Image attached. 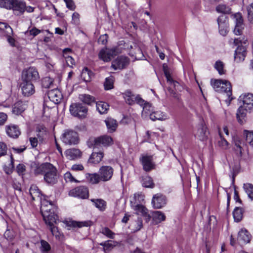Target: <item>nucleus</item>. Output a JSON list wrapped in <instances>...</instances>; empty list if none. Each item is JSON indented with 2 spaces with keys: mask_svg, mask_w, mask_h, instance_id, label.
Listing matches in <instances>:
<instances>
[{
  "mask_svg": "<svg viewBox=\"0 0 253 253\" xmlns=\"http://www.w3.org/2000/svg\"><path fill=\"white\" fill-rule=\"evenodd\" d=\"M248 19L253 23V3H250V6L248 7Z\"/></svg>",
  "mask_w": 253,
  "mask_h": 253,
  "instance_id": "obj_62",
  "label": "nucleus"
},
{
  "mask_svg": "<svg viewBox=\"0 0 253 253\" xmlns=\"http://www.w3.org/2000/svg\"><path fill=\"white\" fill-rule=\"evenodd\" d=\"M217 224V220L216 217L213 216H210L209 219L208 225L210 227V230H213Z\"/></svg>",
  "mask_w": 253,
  "mask_h": 253,
  "instance_id": "obj_55",
  "label": "nucleus"
},
{
  "mask_svg": "<svg viewBox=\"0 0 253 253\" xmlns=\"http://www.w3.org/2000/svg\"><path fill=\"white\" fill-rule=\"evenodd\" d=\"M216 11L219 13L229 14L231 12V8L225 4H219L216 7Z\"/></svg>",
  "mask_w": 253,
  "mask_h": 253,
  "instance_id": "obj_46",
  "label": "nucleus"
},
{
  "mask_svg": "<svg viewBox=\"0 0 253 253\" xmlns=\"http://www.w3.org/2000/svg\"><path fill=\"white\" fill-rule=\"evenodd\" d=\"M240 97L242 100L244 107L248 109L249 112L253 111V94H245Z\"/></svg>",
  "mask_w": 253,
  "mask_h": 253,
  "instance_id": "obj_17",
  "label": "nucleus"
},
{
  "mask_svg": "<svg viewBox=\"0 0 253 253\" xmlns=\"http://www.w3.org/2000/svg\"><path fill=\"white\" fill-rule=\"evenodd\" d=\"M219 133L222 140L225 142H227V140L226 138L222 136L223 133H224L227 136H229V131L227 127L226 126H223L222 130H219Z\"/></svg>",
  "mask_w": 253,
  "mask_h": 253,
  "instance_id": "obj_58",
  "label": "nucleus"
},
{
  "mask_svg": "<svg viewBox=\"0 0 253 253\" xmlns=\"http://www.w3.org/2000/svg\"><path fill=\"white\" fill-rule=\"evenodd\" d=\"M251 238L250 234L246 229H241L238 233L237 240L240 244L249 243Z\"/></svg>",
  "mask_w": 253,
  "mask_h": 253,
  "instance_id": "obj_23",
  "label": "nucleus"
},
{
  "mask_svg": "<svg viewBox=\"0 0 253 253\" xmlns=\"http://www.w3.org/2000/svg\"><path fill=\"white\" fill-rule=\"evenodd\" d=\"M86 181L91 184H98L101 181L98 173H86L85 174Z\"/></svg>",
  "mask_w": 253,
  "mask_h": 253,
  "instance_id": "obj_28",
  "label": "nucleus"
},
{
  "mask_svg": "<svg viewBox=\"0 0 253 253\" xmlns=\"http://www.w3.org/2000/svg\"><path fill=\"white\" fill-rule=\"evenodd\" d=\"M36 136L33 135L32 132H28V137L30 142H42L45 140L48 137L47 129L42 124H39L36 126Z\"/></svg>",
  "mask_w": 253,
  "mask_h": 253,
  "instance_id": "obj_3",
  "label": "nucleus"
},
{
  "mask_svg": "<svg viewBox=\"0 0 253 253\" xmlns=\"http://www.w3.org/2000/svg\"><path fill=\"white\" fill-rule=\"evenodd\" d=\"M123 94L126 102L129 105H132L135 102L137 95L133 94L130 90H126Z\"/></svg>",
  "mask_w": 253,
  "mask_h": 253,
  "instance_id": "obj_33",
  "label": "nucleus"
},
{
  "mask_svg": "<svg viewBox=\"0 0 253 253\" xmlns=\"http://www.w3.org/2000/svg\"><path fill=\"white\" fill-rule=\"evenodd\" d=\"M69 194L72 196L86 199L88 197V190L85 186H80L70 190Z\"/></svg>",
  "mask_w": 253,
  "mask_h": 253,
  "instance_id": "obj_10",
  "label": "nucleus"
},
{
  "mask_svg": "<svg viewBox=\"0 0 253 253\" xmlns=\"http://www.w3.org/2000/svg\"><path fill=\"white\" fill-rule=\"evenodd\" d=\"M12 0H0V7L10 9Z\"/></svg>",
  "mask_w": 253,
  "mask_h": 253,
  "instance_id": "obj_56",
  "label": "nucleus"
},
{
  "mask_svg": "<svg viewBox=\"0 0 253 253\" xmlns=\"http://www.w3.org/2000/svg\"><path fill=\"white\" fill-rule=\"evenodd\" d=\"M92 224V222L90 220L85 221H72L70 222L69 226L73 227L81 228L82 227H88Z\"/></svg>",
  "mask_w": 253,
  "mask_h": 253,
  "instance_id": "obj_34",
  "label": "nucleus"
},
{
  "mask_svg": "<svg viewBox=\"0 0 253 253\" xmlns=\"http://www.w3.org/2000/svg\"><path fill=\"white\" fill-rule=\"evenodd\" d=\"M128 63V59L126 57L120 56L114 60L112 64L111 67L114 70L122 69L124 68Z\"/></svg>",
  "mask_w": 253,
  "mask_h": 253,
  "instance_id": "obj_18",
  "label": "nucleus"
},
{
  "mask_svg": "<svg viewBox=\"0 0 253 253\" xmlns=\"http://www.w3.org/2000/svg\"><path fill=\"white\" fill-rule=\"evenodd\" d=\"M10 9L17 15L22 14L25 11V2L21 0H12Z\"/></svg>",
  "mask_w": 253,
  "mask_h": 253,
  "instance_id": "obj_16",
  "label": "nucleus"
},
{
  "mask_svg": "<svg viewBox=\"0 0 253 253\" xmlns=\"http://www.w3.org/2000/svg\"><path fill=\"white\" fill-rule=\"evenodd\" d=\"M211 84L216 91L221 90L222 87H221L222 85H227L228 88H230V82L226 80L212 79L211 81Z\"/></svg>",
  "mask_w": 253,
  "mask_h": 253,
  "instance_id": "obj_24",
  "label": "nucleus"
},
{
  "mask_svg": "<svg viewBox=\"0 0 253 253\" xmlns=\"http://www.w3.org/2000/svg\"><path fill=\"white\" fill-rule=\"evenodd\" d=\"M222 88L221 90H218V92H223L226 95V97L227 98L225 100V102L227 105V106H229L230 104V102L233 98L231 96L232 95V87L231 85L230 84V88H228L227 85H222Z\"/></svg>",
  "mask_w": 253,
  "mask_h": 253,
  "instance_id": "obj_25",
  "label": "nucleus"
},
{
  "mask_svg": "<svg viewBox=\"0 0 253 253\" xmlns=\"http://www.w3.org/2000/svg\"><path fill=\"white\" fill-rule=\"evenodd\" d=\"M49 99L55 104H58L62 98L61 92L57 89H51L47 93Z\"/></svg>",
  "mask_w": 253,
  "mask_h": 253,
  "instance_id": "obj_20",
  "label": "nucleus"
},
{
  "mask_svg": "<svg viewBox=\"0 0 253 253\" xmlns=\"http://www.w3.org/2000/svg\"><path fill=\"white\" fill-rule=\"evenodd\" d=\"M214 67L220 75L226 74V70L225 69V65L223 62L220 60L216 61L214 65Z\"/></svg>",
  "mask_w": 253,
  "mask_h": 253,
  "instance_id": "obj_36",
  "label": "nucleus"
},
{
  "mask_svg": "<svg viewBox=\"0 0 253 253\" xmlns=\"http://www.w3.org/2000/svg\"><path fill=\"white\" fill-rule=\"evenodd\" d=\"M96 109L101 114H105L109 109V105L104 102L99 101L96 103Z\"/></svg>",
  "mask_w": 253,
  "mask_h": 253,
  "instance_id": "obj_35",
  "label": "nucleus"
},
{
  "mask_svg": "<svg viewBox=\"0 0 253 253\" xmlns=\"http://www.w3.org/2000/svg\"><path fill=\"white\" fill-rule=\"evenodd\" d=\"M243 188L248 197L251 200H253V185L251 183H246L244 184Z\"/></svg>",
  "mask_w": 253,
  "mask_h": 253,
  "instance_id": "obj_44",
  "label": "nucleus"
},
{
  "mask_svg": "<svg viewBox=\"0 0 253 253\" xmlns=\"http://www.w3.org/2000/svg\"><path fill=\"white\" fill-rule=\"evenodd\" d=\"M7 151V147L5 143H0V157L5 155Z\"/></svg>",
  "mask_w": 253,
  "mask_h": 253,
  "instance_id": "obj_64",
  "label": "nucleus"
},
{
  "mask_svg": "<svg viewBox=\"0 0 253 253\" xmlns=\"http://www.w3.org/2000/svg\"><path fill=\"white\" fill-rule=\"evenodd\" d=\"M27 104L21 101H19L16 102L12 109V112L16 114L19 115L22 113L26 108Z\"/></svg>",
  "mask_w": 253,
  "mask_h": 253,
  "instance_id": "obj_29",
  "label": "nucleus"
},
{
  "mask_svg": "<svg viewBox=\"0 0 253 253\" xmlns=\"http://www.w3.org/2000/svg\"><path fill=\"white\" fill-rule=\"evenodd\" d=\"M61 139L63 142H76L79 140L77 132L70 130H65L62 134Z\"/></svg>",
  "mask_w": 253,
  "mask_h": 253,
  "instance_id": "obj_12",
  "label": "nucleus"
},
{
  "mask_svg": "<svg viewBox=\"0 0 253 253\" xmlns=\"http://www.w3.org/2000/svg\"><path fill=\"white\" fill-rule=\"evenodd\" d=\"M119 53V49L117 47L112 48L102 49L98 54L100 59L104 62H109Z\"/></svg>",
  "mask_w": 253,
  "mask_h": 253,
  "instance_id": "obj_5",
  "label": "nucleus"
},
{
  "mask_svg": "<svg viewBox=\"0 0 253 253\" xmlns=\"http://www.w3.org/2000/svg\"><path fill=\"white\" fill-rule=\"evenodd\" d=\"M50 221H45L46 224L49 225L50 227V230L51 232L52 235L55 236L56 238H58L60 236V233L58 231V228L54 225V223H56V222H52L51 223L49 222Z\"/></svg>",
  "mask_w": 253,
  "mask_h": 253,
  "instance_id": "obj_43",
  "label": "nucleus"
},
{
  "mask_svg": "<svg viewBox=\"0 0 253 253\" xmlns=\"http://www.w3.org/2000/svg\"><path fill=\"white\" fill-rule=\"evenodd\" d=\"M150 118L153 121H164L168 119L167 114L161 111H156L150 114Z\"/></svg>",
  "mask_w": 253,
  "mask_h": 253,
  "instance_id": "obj_27",
  "label": "nucleus"
},
{
  "mask_svg": "<svg viewBox=\"0 0 253 253\" xmlns=\"http://www.w3.org/2000/svg\"><path fill=\"white\" fill-rule=\"evenodd\" d=\"M246 56V48L244 46H238L235 51L234 59L237 62L244 60Z\"/></svg>",
  "mask_w": 253,
  "mask_h": 253,
  "instance_id": "obj_22",
  "label": "nucleus"
},
{
  "mask_svg": "<svg viewBox=\"0 0 253 253\" xmlns=\"http://www.w3.org/2000/svg\"><path fill=\"white\" fill-rule=\"evenodd\" d=\"M101 143H91L89 147H92L93 152L90 156L87 163L91 165L97 164L100 163L102 158H103V152L99 151H96V149H98L100 146Z\"/></svg>",
  "mask_w": 253,
  "mask_h": 253,
  "instance_id": "obj_4",
  "label": "nucleus"
},
{
  "mask_svg": "<svg viewBox=\"0 0 253 253\" xmlns=\"http://www.w3.org/2000/svg\"><path fill=\"white\" fill-rule=\"evenodd\" d=\"M16 170L19 175H23L26 171V167L23 164H19L17 166Z\"/></svg>",
  "mask_w": 253,
  "mask_h": 253,
  "instance_id": "obj_59",
  "label": "nucleus"
},
{
  "mask_svg": "<svg viewBox=\"0 0 253 253\" xmlns=\"http://www.w3.org/2000/svg\"><path fill=\"white\" fill-rule=\"evenodd\" d=\"M34 173L36 175H43L44 181L49 184H54L58 181L57 169L49 163L36 165L34 169Z\"/></svg>",
  "mask_w": 253,
  "mask_h": 253,
  "instance_id": "obj_1",
  "label": "nucleus"
},
{
  "mask_svg": "<svg viewBox=\"0 0 253 253\" xmlns=\"http://www.w3.org/2000/svg\"><path fill=\"white\" fill-rule=\"evenodd\" d=\"M71 51V49L65 48L63 50V53L67 65L70 67H72L75 64V60L70 56H65L66 53L70 52Z\"/></svg>",
  "mask_w": 253,
  "mask_h": 253,
  "instance_id": "obj_41",
  "label": "nucleus"
},
{
  "mask_svg": "<svg viewBox=\"0 0 253 253\" xmlns=\"http://www.w3.org/2000/svg\"><path fill=\"white\" fill-rule=\"evenodd\" d=\"M29 193L32 199L34 200H40L42 202V200L45 198V196L41 193V192L36 185H33L29 189Z\"/></svg>",
  "mask_w": 253,
  "mask_h": 253,
  "instance_id": "obj_19",
  "label": "nucleus"
},
{
  "mask_svg": "<svg viewBox=\"0 0 253 253\" xmlns=\"http://www.w3.org/2000/svg\"><path fill=\"white\" fill-rule=\"evenodd\" d=\"M41 31L38 29L36 27L33 28L31 30H29L26 32V34H29L30 35L33 36V37L36 36L41 33Z\"/></svg>",
  "mask_w": 253,
  "mask_h": 253,
  "instance_id": "obj_63",
  "label": "nucleus"
},
{
  "mask_svg": "<svg viewBox=\"0 0 253 253\" xmlns=\"http://www.w3.org/2000/svg\"><path fill=\"white\" fill-rule=\"evenodd\" d=\"M244 211L241 208L236 207L233 212V215L235 221L239 222L243 218Z\"/></svg>",
  "mask_w": 253,
  "mask_h": 253,
  "instance_id": "obj_37",
  "label": "nucleus"
},
{
  "mask_svg": "<svg viewBox=\"0 0 253 253\" xmlns=\"http://www.w3.org/2000/svg\"><path fill=\"white\" fill-rule=\"evenodd\" d=\"M79 99L83 102L88 105L91 104L95 101L94 97L86 94H80L79 95Z\"/></svg>",
  "mask_w": 253,
  "mask_h": 253,
  "instance_id": "obj_38",
  "label": "nucleus"
},
{
  "mask_svg": "<svg viewBox=\"0 0 253 253\" xmlns=\"http://www.w3.org/2000/svg\"><path fill=\"white\" fill-rule=\"evenodd\" d=\"M91 202L100 211H103L106 209V202L101 199H91Z\"/></svg>",
  "mask_w": 253,
  "mask_h": 253,
  "instance_id": "obj_31",
  "label": "nucleus"
},
{
  "mask_svg": "<svg viewBox=\"0 0 253 253\" xmlns=\"http://www.w3.org/2000/svg\"><path fill=\"white\" fill-rule=\"evenodd\" d=\"M114 78L110 77L106 78L105 83L104 84V88L105 90L111 89L114 87Z\"/></svg>",
  "mask_w": 253,
  "mask_h": 253,
  "instance_id": "obj_47",
  "label": "nucleus"
},
{
  "mask_svg": "<svg viewBox=\"0 0 253 253\" xmlns=\"http://www.w3.org/2000/svg\"><path fill=\"white\" fill-rule=\"evenodd\" d=\"M53 80L48 77H45L42 80V86L44 88H49L52 85Z\"/></svg>",
  "mask_w": 253,
  "mask_h": 253,
  "instance_id": "obj_51",
  "label": "nucleus"
},
{
  "mask_svg": "<svg viewBox=\"0 0 253 253\" xmlns=\"http://www.w3.org/2000/svg\"><path fill=\"white\" fill-rule=\"evenodd\" d=\"M64 177L65 180L67 182H79V181L75 179L70 171L66 172L64 174Z\"/></svg>",
  "mask_w": 253,
  "mask_h": 253,
  "instance_id": "obj_50",
  "label": "nucleus"
},
{
  "mask_svg": "<svg viewBox=\"0 0 253 253\" xmlns=\"http://www.w3.org/2000/svg\"><path fill=\"white\" fill-rule=\"evenodd\" d=\"M217 21L218 26L228 25V18L225 15H221L219 16Z\"/></svg>",
  "mask_w": 253,
  "mask_h": 253,
  "instance_id": "obj_53",
  "label": "nucleus"
},
{
  "mask_svg": "<svg viewBox=\"0 0 253 253\" xmlns=\"http://www.w3.org/2000/svg\"><path fill=\"white\" fill-rule=\"evenodd\" d=\"M153 111V108L149 103H145L144 106L143 107L142 114L149 115Z\"/></svg>",
  "mask_w": 253,
  "mask_h": 253,
  "instance_id": "obj_52",
  "label": "nucleus"
},
{
  "mask_svg": "<svg viewBox=\"0 0 253 253\" xmlns=\"http://www.w3.org/2000/svg\"><path fill=\"white\" fill-rule=\"evenodd\" d=\"M219 32L220 35L225 36L228 32V25L218 26Z\"/></svg>",
  "mask_w": 253,
  "mask_h": 253,
  "instance_id": "obj_61",
  "label": "nucleus"
},
{
  "mask_svg": "<svg viewBox=\"0 0 253 253\" xmlns=\"http://www.w3.org/2000/svg\"><path fill=\"white\" fill-rule=\"evenodd\" d=\"M65 154L70 160H75L81 157V152L77 149H69L66 151Z\"/></svg>",
  "mask_w": 253,
  "mask_h": 253,
  "instance_id": "obj_32",
  "label": "nucleus"
},
{
  "mask_svg": "<svg viewBox=\"0 0 253 253\" xmlns=\"http://www.w3.org/2000/svg\"><path fill=\"white\" fill-rule=\"evenodd\" d=\"M22 94L25 96H29L35 93V89L33 83L22 81L20 84Z\"/></svg>",
  "mask_w": 253,
  "mask_h": 253,
  "instance_id": "obj_13",
  "label": "nucleus"
},
{
  "mask_svg": "<svg viewBox=\"0 0 253 253\" xmlns=\"http://www.w3.org/2000/svg\"><path fill=\"white\" fill-rule=\"evenodd\" d=\"M139 161L142 165L143 169L145 171L149 172L155 169L156 165L153 162L152 156L141 155Z\"/></svg>",
  "mask_w": 253,
  "mask_h": 253,
  "instance_id": "obj_8",
  "label": "nucleus"
},
{
  "mask_svg": "<svg viewBox=\"0 0 253 253\" xmlns=\"http://www.w3.org/2000/svg\"><path fill=\"white\" fill-rule=\"evenodd\" d=\"M151 218H152V223L154 225L158 224L166 220L165 214L162 211H152L151 215L148 214L147 221H149Z\"/></svg>",
  "mask_w": 253,
  "mask_h": 253,
  "instance_id": "obj_15",
  "label": "nucleus"
},
{
  "mask_svg": "<svg viewBox=\"0 0 253 253\" xmlns=\"http://www.w3.org/2000/svg\"><path fill=\"white\" fill-rule=\"evenodd\" d=\"M249 110L242 105L240 106L236 113V117L239 123L241 125L244 124L247 121V113Z\"/></svg>",
  "mask_w": 253,
  "mask_h": 253,
  "instance_id": "obj_21",
  "label": "nucleus"
},
{
  "mask_svg": "<svg viewBox=\"0 0 253 253\" xmlns=\"http://www.w3.org/2000/svg\"><path fill=\"white\" fill-rule=\"evenodd\" d=\"M41 245L40 250L43 253H47L51 249L50 245L45 240H42L40 241Z\"/></svg>",
  "mask_w": 253,
  "mask_h": 253,
  "instance_id": "obj_48",
  "label": "nucleus"
},
{
  "mask_svg": "<svg viewBox=\"0 0 253 253\" xmlns=\"http://www.w3.org/2000/svg\"><path fill=\"white\" fill-rule=\"evenodd\" d=\"M135 211H136L137 214H141L143 216H146L148 217L147 209L143 205L140 204H137L135 206Z\"/></svg>",
  "mask_w": 253,
  "mask_h": 253,
  "instance_id": "obj_45",
  "label": "nucleus"
},
{
  "mask_svg": "<svg viewBox=\"0 0 253 253\" xmlns=\"http://www.w3.org/2000/svg\"><path fill=\"white\" fill-rule=\"evenodd\" d=\"M105 123L108 129L110 131H115L118 126L116 121L112 118H107L105 120Z\"/></svg>",
  "mask_w": 253,
  "mask_h": 253,
  "instance_id": "obj_39",
  "label": "nucleus"
},
{
  "mask_svg": "<svg viewBox=\"0 0 253 253\" xmlns=\"http://www.w3.org/2000/svg\"><path fill=\"white\" fill-rule=\"evenodd\" d=\"M144 195L141 193H135L134 194V203L138 204V203H140L142 201L144 200Z\"/></svg>",
  "mask_w": 253,
  "mask_h": 253,
  "instance_id": "obj_60",
  "label": "nucleus"
},
{
  "mask_svg": "<svg viewBox=\"0 0 253 253\" xmlns=\"http://www.w3.org/2000/svg\"><path fill=\"white\" fill-rule=\"evenodd\" d=\"M6 133L11 137L17 138L20 131L16 126L10 125L6 127Z\"/></svg>",
  "mask_w": 253,
  "mask_h": 253,
  "instance_id": "obj_30",
  "label": "nucleus"
},
{
  "mask_svg": "<svg viewBox=\"0 0 253 253\" xmlns=\"http://www.w3.org/2000/svg\"><path fill=\"white\" fill-rule=\"evenodd\" d=\"M102 233L107 237L111 239L114 238V236L115 235L114 233L107 227H105L102 229Z\"/></svg>",
  "mask_w": 253,
  "mask_h": 253,
  "instance_id": "obj_57",
  "label": "nucleus"
},
{
  "mask_svg": "<svg viewBox=\"0 0 253 253\" xmlns=\"http://www.w3.org/2000/svg\"><path fill=\"white\" fill-rule=\"evenodd\" d=\"M70 112L73 116L82 118L85 117L87 109L81 103H73L70 105Z\"/></svg>",
  "mask_w": 253,
  "mask_h": 253,
  "instance_id": "obj_6",
  "label": "nucleus"
},
{
  "mask_svg": "<svg viewBox=\"0 0 253 253\" xmlns=\"http://www.w3.org/2000/svg\"><path fill=\"white\" fill-rule=\"evenodd\" d=\"M41 205V212L44 220L45 221H50V223L56 222L58 219V216L56 214L57 207L45 198L42 200Z\"/></svg>",
  "mask_w": 253,
  "mask_h": 253,
  "instance_id": "obj_2",
  "label": "nucleus"
},
{
  "mask_svg": "<svg viewBox=\"0 0 253 253\" xmlns=\"http://www.w3.org/2000/svg\"><path fill=\"white\" fill-rule=\"evenodd\" d=\"M92 75L93 74L90 70L87 68H84L82 71L81 76L84 81L87 82L90 81Z\"/></svg>",
  "mask_w": 253,
  "mask_h": 253,
  "instance_id": "obj_42",
  "label": "nucleus"
},
{
  "mask_svg": "<svg viewBox=\"0 0 253 253\" xmlns=\"http://www.w3.org/2000/svg\"><path fill=\"white\" fill-rule=\"evenodd\" d=\"M244 136L247 142H253V131L245 130L244 131Z\"/></svg>",
  "mask_w": 253,
  "mask_h": 253,
  "instance_id": "obj_54",
  "label": "nucleus"
},
{
  "mask_svg": "<svg viewBox=\"0 0 253 253\" xmlns=\"http://www.w3.org/2000/svg\"><path fill=\"white\" fill-rule=\"evenodd\" d=\"M0 30L3 31L6 34H12V28L6 23L0 22Z\"/></svg>",
  "mask_w": 253,
  "mask_h": 253,
  "instance_id": "obj_49",
  "label": "nucleus"
},
{
  "mask_svg": "<svg viewBox=\"0 0 253 253\" xmlns=\"http://www.w3.org/2000/svg\"><path fill=\"white\" fill-rule=\"evenodd\" d=\"M140 180L143 187L145 188H153L155 186L152 178L149 175L142 176L140 177Z\"/></svg>",
  "mask_w": 253,
  "mask_h": 253,
  "instance_id": "obj_26",
  "label": "nucleus"
},
{
  "mask_svg": "<svg viewBox=\"0 0 253 253\" xmlns=\"http://www.w3.org/2000/svg\"><path fill=\"white\" fill-rule=\"evenodd\" d=\"M167 203L166 196L158 193L154 195L152 200L153 207L156 209H161L165 206Z\"/></svg>",
  "mask_w": 253,
  "mask_h": 253,
  "instance_id": "obj_9",
  "label": "nucleus"
},
{
  "mask_svg": "<svg viewBox=\"0 0 253 253\" xmlns=\"http://www.w3.org/2000/svg\"><path fill=\"white\" fill-rule=\"evenodd\" d=\"M113 169L110 166H102L98 171V174L102 181L109 180L113 174Z\"/></svg>",
  "mask_w": 253,
  "mask_h": 253,
  "instance_id": "obj_11",
  "label": "nucleus"
},
{
  "mask_svg": "<svg viewBox=\"0 0 253 253\" xmlns=\"http://www.w3.org/2000/svg\"><path fill=\"white\" fill-rule=\"evenodd\" d=\"M39 77V73L37 70L33 67H30L23 71L22 81L33 83Z\"/></svg>",
  "mask_w": 253,
  "mask_h": 253,
  "instance_id": "obj_7",
  "label": "nucleus"
},
{
  "mask_svg": "<svg viewBox=\"0 0 253 253\" xmlns=\"http://www.w3.org/2000/svg\"><path fill=\"white\" fill-rule=\"evenodd\" d=\"M112 138L107 135L101 136L97 138L90 139V142H112Z\"/></svg>",
  "mask_w": 253,
  "mask_h": 253,
  "instance_id": "obj_40",
  "label": "nucleus"
},
{
  "mask_svg": "<svg viewBox=\"0 0 253 253\" xmlns=\"http://www.w3.org/2000/svg\"><path fill=\"white\" fill-rule=\"evenodd\" d=\"M233 18L235 22L234 32L236 35H241L244 28L242 15L240 13H236L234 14Z\"/></svg>",
  "mask_w": 253,
  "mask_h": 253,
  "instance_id": "obj_14",
  "label": "nucleus"
}]
</instances>
